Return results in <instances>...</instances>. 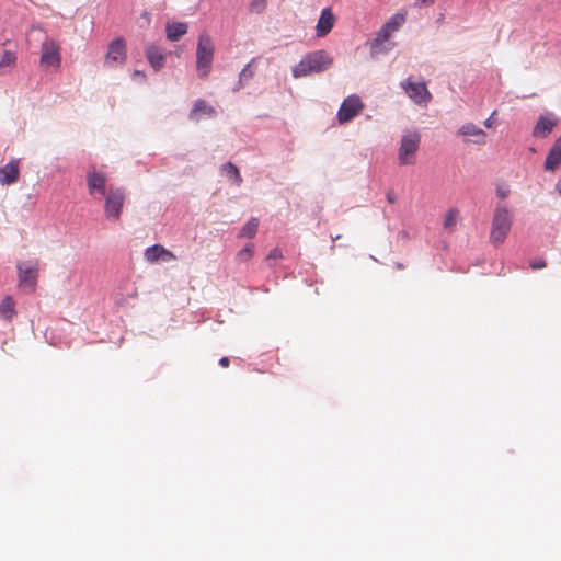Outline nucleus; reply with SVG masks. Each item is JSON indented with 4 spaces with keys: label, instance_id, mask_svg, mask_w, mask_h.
<instances>
[{
    "label": "nucleus",
    "instance_id": "obj_1",
    "mask_svg": "<svg viewBox=\"0 0 561 561\" xmlns=\"http://www.w3.org/2000/svg\"><path fill=\"white\" fill-rule=\"evenodd\" d=\"M333 64V58L325 50H316L307 54L293 68L295 78L306 77L312 73L325 71Z\"/></svg>",
    "mask_w": 561,
    "mask_h": 561
},
{
    "label": "nucleus",
    "instance_id": "obj_2",
    "mask_svg": "<svg viewBox=\"0 0 561 561\" xmlns=\"http://www.w3.org/2000/svg\"><path fill=\"white\" fill-rule=\"evenodd\" d=\"M513 225V214L504 205H499L493 215L490 241L494 245L502 244Z\"/></svg>",
    "mask_w": 561,
    "mask_h": 561
},
{
    "label": "nucleus",
    "instance_id": "obj_3",
    "mask_svg": "<svg viewBox=\"0 0 561 561\" xmlns=\"http://www.w3.org/2000/svg\"><path fill=\"white\" fill-rule=\"evenodd\" d=\"M421 144V135L416 130L405 131L398 149V162L400 165H413L416 162V153Z\"/></svg>",
    "mask_w": 561,
    "mask_h": 561
},
{
    "label": "nucleus",
    "instance_id": "obj_4",
    "mask_svg": "<svg viewBox=\"0 0 561 561\" xmlns=\"http://www.w3.org/2000/svg\"><path fill=\"white\" fill-rule=\"evenodd\" d=\"M104 216L108 221L119 220L125 204L126 192L122 186L108 187V193L104 196Z\"/></svg>",
    "mask_w": 561,
    "mask_h": 561
},
{
    "label": "nucleus",
    "instance_id": "obj_5",
    "mask_svg": "<svg viewBox=\"0 0 561 561\" xmlns=\"http://www.w3.org/2000/svg\"><path fill=\"white\" fill-rule=\"evenodd\" d=\"M214 57V44L209 35L203 33L199 35L197 44V72L199 77H206L211 68Z\"/></svg>",
    "mask_w": 561,
    "mask_h": 561
},
{
    "label": "nucleus",
    "instance_id": "obj_6",
    "mask_svg": "<svg viewBox=\"0 0 561 561\" xmlns=\"http://www.w3.org/2000/svg\"><path fill=\"white\" fill-rule=\"evenodd\" d=\"M87 188L90 196L100 198L108 193V174L104 170L90 168L85 173Z\"/></svg>",
    "mask_w": 561,
    "mask_h": 561
},
{
    "label": "nucleus",
    "instance_id": "obj_7",
    "mask_svg": "<svg viewBox=\"0 0 561 561\" xmlns=\"http://www.w3.org/2000/svg\"><path fill=\"white\" fill-rule=\"evenodd\" d=\"M60 49V44L56 39L46 36L41 45V66L58 69L61 65Z\"/></svg>",
    "mask_w": 561,
    "mask_h": 561
},
{
    "label": "nucleus",
    "instance_id": "obj_8",
    "mask_svg": "<svg viewBox=\"0 0 561 561\" xmlns=\"http://www.w3.org/2000/svg\"><path fill=\"white\" fill-rule=\"evenodd\" d=\"M19 287L27 294H31L36 288L38 276V266L36 262H21L16 265Z\"/></svg>",
    "mask_w": 561,
    "mask_h": 561
},
{
    "label": "nucleus",
    "instance_id": "obj_9",
    "mask_svg": "<svg viewBox=\"0 0 561 561\" xmlns=\"http://www.w3.org/2000/svg\"><path fill=\"white\" fill-rule=\"evenodd\" d=\"M364 108V104L359 96L350 95L342 102L340 110L337 112V121L340 124H345L352 121L355 116H357L362 110Z\"/></svg>",
    "mask_w": 561,
    "mask_h": 561
},
{
    "label": "nucleus",
    "instance_id": "obj_10",
    "mask_svg": "<svg viewBox=\"0 0 561 561\" xmlns=\"http://www.w3.org/2000/svg\"><path fill=\"white\" fill-rule=\"evenodd\" d=\"M402 88L404 89L408 96L413 100L416 104L426 105L432 99L431 93L428 92L425 83H415L410 81L409 79L402 83Z\"/></svg>",
    "mask_w": 561,
    "mask_h": 561
},
{
    "label": "nucleus",
    "instance_id": "obj_11",
    "mask_svg": "<svg viewBox=\"0 0 561 561\" xmlns=\"http://www.w3.org/2000/svg\"><path fill=\"white\" fill-rule=\"evenodd\" d=\"M144 259L149 264H163L173 261L175 255L163 245L157 243L145 250Z\"/></svg>",
    "mask_w": 561,
    "mask_h": 561
},
{
    "label": "nucleus",
    "instance_id": "obj_12",
    "mask_svg": "<svg viewBox=\"0 0 561 561\" xmlns=\"http://www.w3.org/2000/svg\"><path fill=\"white\" fill-rule=\"evenodd\" d=\"M126 59V44L123 38L113 39L107 47L104 64L112 67L114 64H123Z\"/></svg>",
    "mask_w": 561,
    "mask_h": 561
},
{
    "label": "nucleus",
    "instance_id": "obj_13",
    "mask_svg": "<svg viewBox=\"0 0 561 561\" xmlns=\"http://www.w3.org/2000/svg\"><path fill=\"white\" fill-rule=\"evenodd\" d=\"M458 135L465 137L468 141L477 145H484L486 141V134L483 129L473 123H466L458 129Z\"/></svg>",
    "mask_w": 561,
    "mask_h": 561
},
{
    "label": "nucleus",
    "instance_id": "obj_14",
    "mask_svg": "<svg viewBox=\"0 0 561 561\" xmlns=\"http://www.w3.org/2000/svg\"><path fill=\"white\" fill-rule=\"evenodd\" d=\"M20 174V160L12 159L0 168V184L11 185L16 182Z\"/></svg>",
    "mask_w": 561,
    "mask_h": 561
},
{
    "label": "nucleus",
    "instance_id": "obj_15",
    "mask_svg": "<svg viewBox=\"0 0 561 561\" xmlns=\"http://www.w3.org/2000/svg\"><path fill=\"white\" fill-rule=\"evenodd\" d=\"M336 18L331 8H325L321 11L320 18L316 25L317 36L324 37L328 35L335 24Z\"/></svg>",
    "mask_w": 561,
    "mask_h": 561
},
{
    "label": "nucleus",
    "instance_id": "obj_16",
    "mask_svg": "<svg viewBox=\"0 0 561 561\" xmlns=\"http://www.w3.org/2000/svg\"><path fill=\"white\" fill-rule=\"evenodd\" d=\"M217 114L215 107L205 100H197L191 111L190 117L194 121L215 117Z\"/></svg>",
    "mask_w": 561,
    "mask_h": 561
},
{
    "label": "nucleus",
    "instance_id": "obj_17",
    "mask_svg": "<svg viewBox=\"0 0 561 561\" xmlns=\"http://www.w3.org/2000/svg\"><path fill=\"white\" fill-rule=\"evenodd\" d=\"M561 164V137H559L551 147L546 161L545 169L547 171H554Z\"/></svg>",
    "mask_w": 561,
    "mask_h": 561
},
{
    "label": "nucleus",
    "instance_id": "obj_18",
    "mask_svg": "<svg viewBox=\"0 0 561 561\" xmlns=\"http://www.w3.org/2000/svg\"><path fill=\"white\" fill-rule=\"evenodd\" d=\"M146 56L154 70H159L164 65L165 53L156 45H149L146 49Z\"/></svg>",
    "mask_w": 561,
    "mask_h": 561
},
{
    "label": "nucleus",
    "instance_id": "obj_19",
    "mask_svg": "<svg viewBox=\"0 0 561 561\" xmlns=\"http://www.w3.org/2000/svg\"><path fill=\"white\" fill-rule=\"evenodd\" d=\"M556 125H557V122L554 119L548 118L546 116H541V117H539V119L534 128L533 135L535 137L545 138L548 134H550L552 131V129L554 128Z\"/></svg>",
    "mask_w": 561,
    "mask_h": 561
},
{
    "label": "nucleus",
    "instance_id": "obj_20",
    "mask_svg": "<svg viewBox=\"0 0 561 561\" xmlns=\"http://www.w3.org/2000/svg\"><path fill=\"white\" fill-rule=\"evenodd\" d=\"M459 217H460V213L458 209H456V208L449 209L444 218V221H443L444 229L447 230L448 232H454L457 227Z\"/></svg>",
    "mask_w": 561,
    "mask_h": 561
},
{
    "label": "nucleus",
    "instance_id": "obj_21",
    "mask_svg": "<svg viewBox=\"0 0 561 561\" xmlns=\"http://www.w3.org/2000/svg\"><path fill=\"white\" fill-rule=\"evenodd\" d=\"M14 314V301L11 296H7L0 304V318L3 320H10Z\"/></svg>",
    "mask_w": 561,
    "mask_h": 561
},
{
    "label": "nucleus",
    "instance_id": "obj_22",
    "mask_svg": "<svg viewBox=\"0 0 561 561\" xmlns=\"http://www.w3.org/2000/svg\"><path fill=\"white\" fill-rule=\"evenodd\" d=\"M221 172L226 174V176L232 180L238 186L242 183V178L238 168L232 162H227L221 167Z\"/></svg>",
    "mask_w": 561,
    "mask_h": 561
},
{
    "label": "nucleus",
    "instance_id": "obj_23",
    "mask_svg": "<svg viewBox=\"0 0 561 561\" xmlns=\"http://www.w3.org/2000/svg\"><path fill=\"white\" fill-rule=\"evenodd\" d=\"M392 31L389 25L383 24L381 28L378 31L374 42L371 43V50L375 51L376 48L387 42L392 35Z\"/></svg>",
    "mask_w": 561,
    "mask_h": 561
},
{
    "label": "nucleus",
    "instance_id": "obj_24",
    "mask_svg": "<svg viewBox=\"0 0 561 561\" xmlns=\"http://www.w3.org/2000/svg\"><path fill=\"white\" fill-rule=\"evenodd\" d=\"M259 229V220L256 218H251L241 229L239 237L241 238H253Z\"/></svg>",
    "mask_w": 561,
    "mask_h": 561
},
{
    "label": "nucleus",
    "instance_id": "obj_25",
    "mask_svg": "<svg viewBox=\"0 0 561 561\" xmlns=\"http://www.w3.org/2000/svg\"><path fill=\"white\" fill-rule=\"evenodd\" d=\"M256 66H255V59H252L240 72L239 81L240 83H244L250 81L255 73Z\"/></svg>",
    "mask_w": 561,
    "mask_h": 561
},
{
    "label": "nucleus",
    "instance_id": "obj_26",
    "mask_svg": "<svg viewBox=\"0 0 561 561\" xmlns=\"http://www.w3.org/2000/svg\"><path fill=\"white\" fill-rule=\"evenodd\" d=\"M404 22H405V15L401 14V13H397L393 16H391L390 20L385 24L389 25L390 30L394 33L403 25Z\"/></svg>",
    "mask_w": 561,
    "mask_h": 561
},
{
    "label": "nucleus",
    "instance_id": "obj_27",
    "mask_svg": "<svg viewBox=\"0 0 561 561\" xmlns=\"http://www.w3.org/2000/svg\"><path fill=\"white\" fill-rule=\"evenodd\" d=\"M253 253H254V244L253 243H248L243 249H241L238 252L237 259L240 262H247V261H249L253 256Z\"/></svg>",
    "mask_w": 561,
    "mask_h": 561
},
{
    "label": "nucleus",
    "instance_id": "obj_28",
    "mask_svg": "<svg viewBox=\"0 0 561 561\" xmlns=\"http://www.w3.org/2000/svg\"><path fill=\"white\" fill-rule=\"evenodd\" d=\"M15 54L10 50H5L0 59V68L10 67L15 64Z\"/></svg>",
    "mask_w": 561,
    "mask_h": 561
},
{
    "label": "nucleus",
    "instance_id": "obj_29",
    "mask_svg": "<svg viewBox=\"0 0 561 561\" xmlns=\"http://www.w3.org/2000/svg\"><path fill=\"white\" fill-rule=\"evenodd\" d=\"M266 7V0H253L250 3V11L255 13H261L264 11Z\"/></svg>",
    "mask_w": 561,
    "mask_h": 561
},
{
    "label": "nucleus",
    "instance_id": "obj_30",
    "mask_svg": "<svg viewBox=\"0 0 561 561\" xmlns=\"http://www.w3.org/2000/svg\"><path fill=\"white\" fill-rule=\"evenodd\" d=\"M167 38L171 42L175 41V23L167 24Z\"/></svg>",
    "mask_w": 561,
    "mask_h": 561
},
{
    "label": "nucleus",
    "instance_id": "obj_31",
    "mask_svg": "<svg viewBox=\"0 0 561 561\" xmlns=\"http://www.w3.org/2000/svg\"><path fill=\"white\" fill-rule=\"evenodd\" d=\"M529 265L533 270H540L547 266V262L545 259H537L531 261Z\"/></svg>",
    "mask_w": 561,
    "mask_h": 561
},
{
    "label": "nucleus",
    "instance_id": "obj_32",
    "mask_svg": "<svg viewBox=\"0 0 561 561\" xmlns=\"http://www.w3.org/2000/svg\"><path fill=\"white\" fill-rule=\"evenodd\" d=\"M150 23V13L144 12L139 18V25L140 27H144L145 25H148Z\"/></svg>",
    "mask_w": 561,
    "mask_h": 561
},
{
    "label": "nucleus",
    "instance_id": "obj_33",
    "mask_svg": "<svg viewBox=\"0 0 561 561\" xmlns=\"http://www.w3.org/2000/svg\"><path fill=\"white\" fill-rule=\"evenodd\" d=\"M187 32V24L178 22V38Z\"/></svg>",
    "mask_w": 561,
    "mask_h": 561
},
{
    "label": "nucleus",
    "instance_id": "obj_34",
    "mask_svg": "<svg viewBox=\"0 0 561 561\" xmlns=\"http://www.w3.org/2000/svg\"><path fill=\"white\" fill-rule=\"evenodd\" d=\"M494 115H495V112H493L492 115L483 122V125L486 128H491L493 126V123H494L493 117H494Z\"/></svg>",
    "mask_w": 561,
    "mask_h": 561
},
{
    "label": "nucleus",
    "instance_id": "obj_35",
    "mask_svg": "<svg viewBox=\"0 0 561 561\" xmlns=\"http://www.w3.org/2000/svg\"><path fill=\"white\" fill-rule=\"evenodd\" d=\"M145 78V75L144 72L139 71V70H135L134 73H133V79L135 81H141L142 79Z\"/></svg>",
    "mask_w": 561,
    "mask_h": 561
},
{
    "label": "nucleus",
    "instance_id": "obj_36",
    "mask_svg": "<svg viewBox=\"0 0 561 561\" xmlns=\"http://www.w3.org/2000/svg\"><path fill=\"white\" fill-rule=\"evenodd\" d=\"M396 194L392 192V191H389L387 193V201L390 203V204H394L396 203Z\"/></svg>",
    "mask_w": 561,
    "mask_h": 561
},
{
    "label": "nucleus",
    "instance_id": "obj_37",
    "mask_svg": "<svg viewBox=\"0 0 561 561\" xmlns=\"http://www.w3.org/2000/svg\"><path fill=\"white\" fill-rule=\"evenodd\" d=\"M280 252L279 250L277 249H273L270 254H268V259H277V257H280Z\"/></svg>",
    "mask_w": 561,
    "mask_h": 561
},
{
    "label": "nucleus",
    "instance_id": "obj_38",
    "mask_svg": "<svg viewBox=\"0 0 561 561\" xmlns=\"http://www.w3.org/2000/svg\"><path fill=\"white\" fill-rule=\"evenodd\" d=\"M435 0H416V5H427L434 3Z\"/></svg>",
    "mask_w": 561,
    "mask_h": 561
},
{
    "label": "nucleus",
    "instance_id": "obj_39",
    "mask_svg": "<svg viewBox=\"0 0 561 561\" xmlns=\"http://www.w3.org/2000/svg\"><path fill=\"white\" fill-rule=\"evenodd\" d=\"M229 363H230V360H229V358H228V357H221V358L219 359V364H220V366H222V367H228V366H229Z\"/></svg>",
    "mask_w": 561,
    "mask_h": 561
},
{
    "label": "nucleus",
    "instance_id": "obj_40",
    "mask_svg": "<svg viewBox=\"0 0 561 561\" xmlns=\"http://www.w3.org/2000/svg\"><path fill=\"white\" fill-rule=\"evenodd\" d=\"M497 195H499L501 198H505V197L507 196V192H506V191L497 190Z\"/></svg>",
    "mask_w": 561,
    "mask_h": 561
},
{
    "label": "nucleus",
    "instance_id": "obj_41",
    "mask_svg": "<svg viewBox=\"0 0 561 561\" xmlns=\"http://www.w3.org/2000/svg\"><path fill=\"white\" fill-rule=\"evenodd\" d=\"M556 188L561 194V178L558 180V182L556 184Z\"/></svg>",
    "mask_w": 561,
    "mask_h": 561
}]
</instances>
